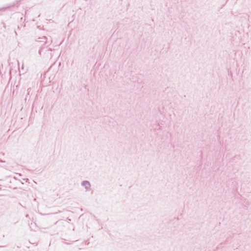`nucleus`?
I'll return each instance as SVG.
<instances>
[{
	"label": "nucleus",
	"instance_id": "7",
	"mask_svg": "<svg viewBox=\"0 0 251 251\" xmlns=\"http://www.w3.org/2000/svg\"><path fill=\"white\" fill-rule=\"evenodd\" d=\"M28 217V215H27H27H26V217Z\"/></svg>",
	"mask_w": 251,
	"mask_h": 251
},
{
	"label": "nucleus",
	"instance_id": "5",
	"mask_svg": "<svg viewBox=\"0 0 251 251\" xmlns=\"http://www.w3.org/2000/svg\"><path fill=\"white\" fill-rule=\"evenodd\" d=\"M21 70H24V64L23 63L22 64V67H21Z\"/></svg>",
	"mask_w": 251,
	"mask_h": 251
},
{
	"label": "nucleus",
	"instance_id": "6",
	"mask_svg": "<svg viewBox=\"0 0 251 251\" xmlns=\"http://www.w3.org/2000/svg\"><path fill=\"white\" fill-rule=\"evenodd\" d=\"M0 162H4V161H2L1 160H0Z\"/></svg>",
	"mask_w": 251,
	"mask_h": 251
},
{
	"label": "nucleus",
	"instance_id": "3",
	"mask_svg": "<svg viewBox=\"0 0 251 251\" xmlns=\"http://www.w3.org/2000/svg\"><path fill=\"white\" fill-rule=\"evenodd\" d=\"M81 185L85 187L86 192L89 191L91 190V184L89 181L87 180H84L82 181Z\"/></svg>",
	"mask_w": 251,
	"mask_h": 251
},
{
	"label": "nucleus",
	"instance_id": "4",
	"mask_svg": "<svg viewBox=\"0 0 251 251\" xmlns=\"http://www.w3.org/2000/svg\"><path fill=\"white\" fill-rule=\"evenodd\" d=\"M31 88H28L27 90V94L26 95V97H25V100H26L27 97L29 95V93L31 91Z\"/></svg>",
	"mask_w": 251,
	"mask_h": 251
},
{
	"label": "nucleus",
	"instance_id": "2",
	"mask_svg": "<svg viewBox=\"0 0 251 251\" xmlns=\"http://www.w3.org/2000/svg\"><path fill=\"white\" fill-rule=\"evenodd\" d=\"M36 42L37 44H38V46H42L47 43V38L46 36L39 37L37 39H36Z\"/></svg>",
	"mask_w": 251,
	"mask_h": 251
},
{
	"label": "nucleus",
	"instance_id": "1",
	"mask_svg": "<svg viewBox=\"0 0 251 251\" xmlns=\"http://www.w3.org/2000/svg\"><path fill=\"white\" fill-rule=\"evenodd\" d=\"M52 50L50 48L42 47L39 50V54L43 55V57L47 59H51L52 57Z\"/></svg>",
	"mask_w": 251,
	"mask_h": 251
}]
</instances>
